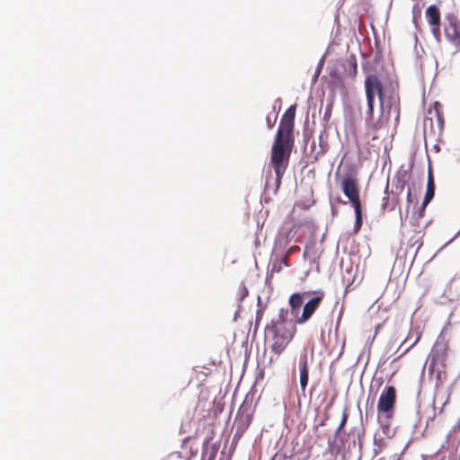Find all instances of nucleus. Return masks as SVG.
<instances>
[{
	"instance_id": "20",
	"label": "nucleus",
	"mask_w": 460,
	"mask_h": 460,
	"mask_svg": "<svg viewBox=\"0 0 460 460\" xmlns=\"http://www.w3.org/2000/svg\"><path fill=\"white\" fill-rule=\"evenodd\" d=\"M276 119H277V115H274V118L272 119L270 116H267L266 122H267L269 128H272L274 127Z\"/></svg>"
},
{
	"instance_id": "4",
	"label": "nucleus",
	"mask_w": 460,
	"mask_h": 460,
	"mask_svg": "<svg viewBox=\"0 0 460 460\" xmlns=\"http://www.w3.org/2000/svg\"><path fill=\"white\" fill-rule=\"evenodd\" d=\"M396 404V389L393 385L385 386L381 392L378 402L377 412L379 415H384L385 418L390 420L394 413Z\"/></svg>"
},
{
	"instance_id": "3",
	"label": "nucleus",
	"mask_w": 460,
	"mask_h": 460,
	"mask_svg": "<svg viewBox=\"0 0 460 460\" xmlns=\"http://www.w3.org/2000/svg\"><path fill=\"white\" fill-rule=\"evenodd\" d=\"M365 91L367 102V113L370 117L373 116L374 103L376 96L378 97L380 106L384 110L385 106V100L383 92V86L380 79L375 74H369L365 79Z\"/></svg>"
},
{
	"instance_id": "13",
	"label": "nucleus",
	"mask_w": 460,
	"mask_h": 460,
	"mask_svg": "<svg viewBox=\"0 0 460 460\" xmlns=\"http://www.w3.org/2000/svg\"><path fill=\"white\" fill-rule=\"evenodd\" d=\"M288 310L287 308H280L278 314L277 319H272L270 323L268 324L270 326H285L290 327L291 325H296V323H292L288 321Z\"/></svg>"
},
{
	"instance_id": "17",
	"label": "nucleus",
	"mask_w": 460,
	"mask_h": 460,
	"mask_svg": "<svg viewBox=\"0 0 460 460\" xmlns=\"http://www.w3.org/2000/svg\"><path fill=\"white\" fill-rule=\"evenodd\" d=\"M399 201L398 199L394 201V203L389 207V195H388V185L386 186L385 196L382 199V209L385 211L386 209L394 210L395 207L398 205Z\"/></svg>"
},
{
	"instance_id": "16",
	"label": "nucleus",
	"mask_w": 460,
	"mask_h": 460,
	"mask_svg": "<svg viewBox=\"0 0 460 460\" xmlns=\"http://www.w3.org/2000/svg\"><path fill=\"white\" fill-rule=\"evenodd\" d=\"M354 210H355V217H356L355 225H354V233L357 234L359 232L360 228L362 226V223H363L362 208H361V206L355 207Z\"/></svg>"
},
{
	"instance_id": "28",
	"label": "nucleus",
	"mask_w": 460,
	"mask_h": 460,
	"mask_svg": "<svg viewBox=\"0 0 460 460\" xmlns=\"http://www.w3.org/2000/svg\"><path fill=\"white\" fill-rule=\"evenodd\" d=\"M409 349H410V348L405 349V350L402 353L401 356L404 355Z\"/></svg>"
},
{
	"instance_id": "21",
	"label": "nucleus",
	"mask_w": 460,
	"mask_h": 460,
	"mask_svg": "<svg viewBox=\"0 0 460 460\" xmlns=\"http://www.w3.org/2000/svg\"><path fill=\"white\" fill-rule=\"evenodd\" d=\"M413 202L411 190L409 188L407 191V207L409 208L410 204Z\"/></svg>"
},
{
	"instance_id": "2",
	"label": "nucleus",
	"mask_w": 460,
	"mask_h": 460,
	"mask_svg": "<svg viewBox=\"0 0 460 460\" xmlns=\"http://www.w3.org/2000/svg\"><path fill=\"white\" fill-rule=\"evenodd\" d=\"M265 332L271 352L279 357L293 341L296 333V325L287 328L285 326L267 325Z\"/></svg>"
},
{
	"instance_id": "23",
	"label": "nucleus",
	"mask_w": 460,
	"mask_h": 460,
	"mask_svg": "<svg viewBox=\"0 0 460 460\" xmlns=\"http://www.w3.org/2000/svg\"><path fill=\"white\" fill-rule=\"evenodd\" d=\"M248 295V290L245 287L241 288V296L242 298L245 297Z\"/></svg>"
},
{
	"instance_id": "15",
	"label": "nucleus",
	"mask_w": 460,
	"mask_h": 460,
	"mask_svg": "<svg viewBox=\"0 0 460 460\" xmlns=\"http://www.w3.org/2000/svg\"><path fill=\"white\" fill-rule=\"evenodd\" d=\"M303 304V296L300 293H294L289 296L288 305L291 308V314L296 315Z\"/></svg>"
},
{
	"instance_id": "8",
	"label": "nucleus",
	"mask_w": 460,
	"mask_h": 460,
	"mask_svg": "<svg viewBox=\"0 0 460 460\" xmlns=\"http://www.w3.org/2000/svg\"><path fill=\"white\" fill-rule=\"evenodd\" d=\"M435 195V182L432 175L431 169L429 170L427 190L421 208H420L416 217H413L411 223L412 226H418V221L424 216L427 205L431 201Z\"/></svg>"
},
{
	"instance_id": "12",
	"label": "nucleus",
	"mask_w": 460,
	"mask_h": 460,
	"mask_svg": "<svg viewBox=\"0 0 460 460\" xmlns=\"http://www.w3.org/2000/svg\"><path fill=\"white\" fill-rule=\"evenodd\" d=\"M299 371H300V386L303 392L305 391L308 380H309V367L307 355L305 354L300 358L299 361Z\"/></svg>"
},
{
	"instance_id": "11",
	"label": "nucleus",
	"mask_w": 460,
	"mask_h": 460,
	"mask_svg": "<svg viewBox=\"0 0 460 460\" xmlns=\"http://www.w3.org/2000/svg\"><path fill=\"white\" fill-rule=\"evenodd\" d=\"M429 118H427L425 120V124L428 120L430 121V125L432 126V121L434 119L437 120L438 127L440 130L443 129L445 125V119L443 113V107L438 102H435L428 111Z\"/></svg>"
},
{
	"instance_id": "6",
	"label": "nucleus",
	"mask_w": 460,
	"mask_h": 460,
	"mask_svg": "<svg viewBox=\"0 0 460 460\" xmlns=\"http://www.w3.org/2000/svg\"><path fill=\"white\" fill-rule=\"evenodd\" d=\"M444 34L446 39L456 48H460V22L454 15H447L444 24Z\"/></svg>"
},
{
	"instance_id": "7",
	"label": "nucleus",
	"mask_w": 460,
	"mask_h": 460,
	"mask_svg": "<svg viewBox=\"0 0 460 460\" xmlns=\"http://www.w3.org/2000/svg\"><path fill=\"white\" fill-rule=\"evenodd\" d=\"M425 16H426L427 22L430 27V31H431L433 37L438 41H440L441 13H440L439 8L436 4L429 5L425 12Z\"/></svg>"
},
{
	"instance_id": "24",
	"label": "nucleus",
	"mask_w": 460,
	"mask_h": 460,
	"mask_svg": "<svg viewBox=\"0 0 460 460\" xmlns=\"http://www.w3.org/2000/svg\"><path fill=\"white\" fill-rule=\"evenodd\" d=\"M357 74V64L356 62H354L353 64V75H355Z\"/></svg>"
},
{
	"instance_id": "29",
	"label": "nucleus",
	"mask_w": 460,
	"mask_h": 460,
	"mask_svg": "<svg viewBox=\"0 0 460 460\" xmlns=\"http://www.w3.org/2000/svg\"><path fill=\"white\" fill-rule=\"evenodd\" d=\"M422 245V242H420L418 245V247H420Z\"/></svg>"
},
{
	"instance_id": "22",
	"label": "nucleus",
	"mask_w": 460,
	"mask_h": 460,
	"mask_svg": "<svg viewBox=\"0 0 460 460\" xmlns=\"http://www.w3.org/2000/svg\"><path fill=\"white\" fill-rule=\"evenodd\" d=\"M262 315H263V312H262V310H258V311H257V315H256V323H259V321H261V320Z\"/></svg>"
},
{
	"instance_id": "9",
	"label": "nucleus",
	"mask_w": 460,
	"mask_h": 460,
	"mask_svg": "<svg viewBox=\"0 0 460 460\" xmlns=\"http://www.w3.org/2000/svg\"><path fill=\"white\" fill-rule=\"evenodd\" d=\"M296 106H290L281 117L277 134L293 137Z\"/></svg>"
},
{
	"instance_id": "26",
	"label": "nucleus",
	"mask_w": 460,
	"mask_h": 460,
	"mask_svg": "<svg viewBox=\"0 0 460 460\" xmlns=\"http://www.w3.org/2000/svg\"><path fill=\"white\" fill-rule=\"evenodd\" d=\"M321 147H322L321 155H323L326 152V149H324V147L322 145H321Z\"/></svg>"
},
{
	"instance_id": "1",
	"label": "nucleus",
	"mask_w": 460,
	"mask_h": 460,
	"mask_svg": "<svg viewBox=\"0 0 460 460\" xmlns=\"http://www.w3.org/2000/svg\"><path fill=\"white\" fill-rule=\"evenodd\" d=\"M293 146V137L276 134L271 147L270 161V164L276 175V191L279 189L283 175L288 169Z\"/></svg>"
},
{
	"instance_id": "27",
	"label": "nucleus",
	"mask_w": 460,
	"mask_h": 460,
	"mask_svg": "<svg viewBox=\"0 0 460 460\" xmlns=\"http://www.w3.org/2000/svg\"><path fill=\"white\" fill-rule=\"evenodd\" d=\"M296 249H298V247H297V246H292V247L289 249V252H291V251H296Z\"/></svg>"
},
{
	"instance_id": "18",
	"label": "nucleus",
	"mask_w": 460,
	"mask_h": 460,
	"mask_svg": "<svg viewBox=\"0 0 460 460\" xmlns=\"http://www.w3.org/2000/svg\"><path fill=\"white\" fill-rule=\"evenodd\" d=\"M332 102H330L326 107H325V111H324V113H323V119L325 121V122H328L331 119V116H332Z\"/></svg>"
},
{
	"instance_id": "25",
	"label": "nucleus",
	"mask_w": 460,
	"mask_h": 460,
	"mask_svg": "<svg viewBox=\"0 0 460 460\" xmlns=\"http://www.w3.org/2000/svg\"><path fill=\"white\" fill-rule=\"evenodd\" d=\"M394 101V97H390V104L387 105V108H389V109L391 108V105L393 104Z\"/></svg>"
},
{
	"instance_id": "19",
	"label": "nucleus",
	"mask_w": 460,
	"mask_h": 460,
	"mask_svg": "<svg viewBox=\"0 0 460 460\" xmlns=\"http://www.w3.org/2000/svg\"><path fill=\"white\" fill-rule=\"evenodd\" d=\"M347 420H348V414L346 411L343 412V415H342V419H341V421L336 430V433L335 435L337 436L342 429V428L344 427V425L346 424L347 422Z\"/></svg>"
},
{
	"instance_id": "5",
	"label": "nucleus",
	"mask_w": 460,
	"mask_h": 460,
	"mask_svg": "<svg viewBox=\"0 0 460 460\" xmlns=\"http://www.w3.org/2000/svg\"><path fill=\"white\" fill-rule=\"evenodd\" d=\"M341 188L353 208L361 206L359 187L356 177L350 174L344 176L341 181Z\"/></svg>"
},
{
	"instance_id": "10",
	"label": "nucleus",
	"mask_w": 460,
	"mask_h": 460,
	"mask_svg": "<svg viewBox=\"0 0 460 460\" xmlns=\"http://www.w3.org/2000/svg\"><path fill=\"white\" fill-rule=\"evenodd\" d=\"M323 298V295L322 294L321 296L313 297L307 301L304 305L302 314L299 317H296V323L303 324L306 323L317 310Z\"/></svg>"
},
{
	"instance_id": "14",
	"label": "nucleus",
	"mask_w": 460,
	"mask_h": 460,
	"mask_svg": "<svg viewBox=\"0 0 460 460\" xmlns=\"http://www.w3.org/2000/svg\"><path fill=\"white\" fill-rule=\"evenodd\" d=\"M235 421L238 425V429H241L242 432L243 430H245L251 424L252 414L250 412L246 411L243 405L240 408V411L238 412Z\"/></svg>"
}]
</instances>
